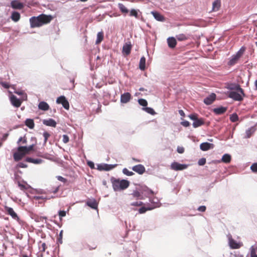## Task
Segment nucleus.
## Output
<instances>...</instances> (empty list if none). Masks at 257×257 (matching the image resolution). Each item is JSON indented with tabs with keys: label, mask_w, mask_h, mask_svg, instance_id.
I'll return each mask as SVG.
<instances>
[{
	"label": "nucleus",
	"mask_w": 257,
	"mask_h": 257,
	"mask_svg": "<svg viewBox=\"0 0 257 257\" xmlns=\"http://www.w3.org/2000/svg\"><path fill=\"white\" fill-rule=\"evenodd\" d=\"M228 88L231 91L226 93L228 97L235 101H241L245 96L244 90L239 85H236L234 87L229 86Z\"/></svg>",
	"instance_id": "nucleus-1"
},
{
	"label": "nucleus",
	"mask_w": 257,
	"mask_h": 257,
	"mask_svg": "<svg viewBox=\"0 0 257 257\" xmlns=\"http://www.w3.org/2000/svg\"><path fill=\"white\" fill-rule=\"evenodd\" d=\"M110 181L114 191L123 190L128 188L130 185V182L124 179L120 180L114 177H111Z\"/></svg>",
	"instance_id": "nucleus-2"
},
{
	"label": "nucleus",
	"mask_w": 257,
	"mask_h": 257,
	"mask_svg": "<svg viewBox=\"0 0 257 257\" xmlns=\"http://www.w3.org/2000/svg\"><path fill=\"white\" fill-rule=\"evenodd\" d=\"M188 117L192 120H194L193 126L196 128L204 124V119L202 118H198V115L196 113L191 114Z\"/></svg>",
	"instance_id": "nucleus-3"
},
{
	"label": "nucleus",
	"mask_w": 257,
	"mask_h": 257,
	"mask_svg": "<svg viewBox=\"0 0 257 257\" xmlns=\"http://www.w3.org/2000/svg\"><path fill=\"white\" fill-rule=\"evenodd\" d=\"M38 18L40 24H42V26L49 23L53 19V17L51 15L45 14H41L38 16Z\"/></svg>",
	"instance_id": "nucleus-4"
},
{
	"label": "nucleus",
	"mask_w": 257,
	"mask_h": 257,
	"mask_svg": "<svg viewBox=\"0 0 257 257\" xmlns=\"http://www.w3.org/2000/svg\"><path fill=\"white\" fill-rule=\"evenodd\" d=\"M56 102L58 104H61L66 109H69V103L64 96L58 97Z\"/></svg>",
	"instance_id": "nucleus-5"
},
{
	"label": "nucleus",
	"mask_w": 257,
	"mask_h": 257,
	"mask_svg": "<svg viewBox=\"0 0 257 257\" xmlns=\"http://www.w3.org/2000/svg\"><path fill=\"white\" fill-rule=\"evenodd\" d=\"M187 166L185 164H181L177 162H174L171 165L172 169L175 171L183 170L186 169Z\"/></svg>",
	"instance_id": "nucleus-6"
},
{
	"label": "nucleus",
	"mask_w": 257,
	"mask_h": 257,
	"mask_svg": "<svg viewBox=\"0 0 257 257\" xmlns=\"http://www.w3.org/2000/svg\"><path fill=\"white\" fill-rule=\"evenodd\" d=\"M30 23L31 28L39 27L42 26L38 17H33L30 19Z\"/></svg>",
	"instance_id": "nucleus-7"
},
{
	"label": "nucleus",
	"mask_w": 257,
	"mask_h": 257,
	"mask_svg": "<svg viewBox=\"0 0 257 257\" xmlns=\"http://www.w3.org/2000/svg\"><path fill=\"white\" fill-rule=\"evenodd\" d=\"M10 101L13 106L16 107H19L22 104V101L17 98V97L14 95H12L10 97Z\"/></svg>",
	"instance_id": "nucleus-8"
},
{
	"label": "nucleus",
	"mask_w": 257,
	"mask_h": 257,
	"mask_svg": "<svg viewBox=\"0 0 257 257\" xmlns=\"http://www.w3.org/2000/svg\"><path fill=\"white\" fill-rule=\"evenodd\" d=\"M132 170L140 175L144 173L146 171L145 167L142 164H139L134 166L132 168Z\"/></svg>",
	"instance_id": "nucleus-9"
},
{
	"label": "nucleus",
	"mask_w": 257,
	"mask_h": 257,
	"mask_svg": "<svg viewBox=\"0 0 257 257\" xmlns=\"http://www.w3.org/2000/svg\"><path fill=\"white\" fill-rule=\"evenodd\" d=\"M11 5L12 8L14 9L22 10L24 7V5L17 0L12 1Z\"/></svg>",
	"instance_id": "nucleus-10"
},
{
	"label": "nucleus",
	"mask_w": 257,
	"mask_h": 257,
	"mask_svg": "<svg viewBox=\"0 0 257 257\" xmlns=\"http://www.w3.org/2000/svg\"><path fill=\"white\" fill-rule=\"evenodd\" d=\"M256 130L255 126H253L246 130L244 138L248 139L250 138Z\"/></svg>",
	"instance_id": "nucleus-11"
},
{
	"label": "nucleus",
	"mask_w": 257,
	"mask_h": 257,
	"mask_svg": "<svg viewBox=\"0 0 257 257\" xmlns=\"http://www.w3.org/2000/svg\"><path fill=\"white\" fill-rule=\"evenodd\" d=\"M131 99V94L129 92H125L121 95L120 102L123 103H127Z\"/></svg>",
	"instance_id": "nucleus-12"
},
{
	"label": "nucleus",
	"mask_w": 257,
	"mask_h": 257,
	"mask_svg": "<svg viewBox=\"0 0 257 257\" xmlns=\"http://www.w3.org/2000/svg\"><path fill=\"white\" fill-rule=\"evenodd\" d=\"M117 166L115 165L102 164L98 166V169L100 170L109 171L114 168Z\"/></svg>",
	"instance_id": "nucleus-13"
},
{
	"label": "nucleus",
	"mask_w": 257,
	"mask_h": 257,
	"mask_svg": "<svg viewBox=\"0 0 257 257\" xmlns=\"http://www.w3.org/2000/svg\"><path fill=\"white\" fill-rule=\"evenodd\" d=\"M215 97L216 95L214 93H212L204 99V102L207 105H210L215 100Z\"/></svg>",
	"instance_id": "nucleus-14"
},
{
	"label": "nucleus",
	"mask_w": 257,
	"mask_h": 257,
	"mask_svg": "<svg viewBox=\"0 0 257 257\" xmlns=\"http://www.w3.org/2000/svg\"><path fill=\"white\" fill-rule=\"evenodd\" d=\"M5 209L7 213L9 215H11L13 218L15 219H19V217L17 213L14 211V209L12 208L6 207Z\"/></svg>",
	"instance_id": "nucleus-15"
},
{
	"label": "nucleus",
	"mask_w": 257,
	"mask_h": 257,
	"mask_svg": "<svg viewBox=\"0 0 257 257\" xmlns=\"http://www.w3.org/2000/svg\"><path fill=\"white\" fill-rule=\"evenodd\" d=\"M132 49V45L130 43H125L122 48V52L126 55L130 54Z\"/></svg>",
	"instance_id": "nucleus-16"
},
{
	"label": "nucleus",
	"mask_w": 257,
	"mask_h": 257,
	"mask_svg": "<svg viewBox=\"0 0 257 257\" xmlns=\"http://www.w3.org/2000/svg\"><path fill=\"white\" fill-rule=\"evenodd\" d=\"M18 185L20 189L22 191H26L30 188V186L25 181H18Z\"/></svg>",
	"instance_id": "nucleus-17"
},
{
	"label": "nucleus",
	"mask_w": 257,
	"mask_h": 257,
	"mask_svg": "<svg viewBox=\"0 0 257 257\" xmlns=\"http://www.w3.org/2000/svg\"><path fill=\"white\" fill-rule=\"evenodd\" d=\"M151 14L156 20L160 22H164L165 21V17L159 13L157 12H152Z\"/></svg>",
	"instance_id": "nucleus-18"
},
{
	"label": "nucleus",
	"mask_w": 257,
	"mask_h": 257,
	"mask_svg": "<svg viewBox=\"0 0 257 257\" xmlns=\"http://www.w3.org/2000/svg\"><path fill=\"white\" fill-rule=\"evenodd\" d=\"M167 43L168 46L170 48H174L177 45V41L175 38L169 37L167 39Z\"/></svg>",
	"instance_id": "nucleus-19"
},
{
	"label": "nucleus",
	"mask_w": 257,
	"mask_h": 257,
	"mask_svg": "<svg viewBox=\"0 0 257 257\" xmlns=\"http://www.w3.org/2000/svg\"><path fill=\"white\" fill-rule=\"evenodd\" d=\"M43 123L44 124L47 126H50L52 127H55L56 126V122L52 118H49L48 119H44L43 120Z\"/></svg>",
	"instance_id": "nucleus-20"
},
{
	"label": "nucleus",
	"mask_w": 257,
	"mask_h": 257,
	"mask_svg": "<svg viewBox=\"0 0 257 257\" xmlns=\"http://www.w3.org/2000/svg\"><path fill=\"white\" fill-rule=\"evenodd\" d=\"M213 145L209 143H203L200 144V149L203 151H206L210 149Z\"/></svg>",
	"instance_id": "nucleus-21"
},
{
	"label": "nucleus",
	"mask_w": 257,
	"mask_h": 257,
	"mask_svg": "<svg viewBox=\"0 0 257 257\" xmlns=\"http://www.w3.org/2000/svg\"><path fill=\"white\" fill-rule=\"evenodd\" d=\"M239 58H240L236 54L233 55L230 59L229 61L228 62V65L229 66H233L235 65L236 63H237Z\"/></svg>",
	"instance_id": "nucleus-22"
},
{
	"label": "nucleus",
	"mask_w": 257,
	"mask_h": 257,
	"mask_svg": "<svg viewBox=\"0 0 257 257\" xmlns=\"http://www.w3.org/2000/svg\"><path fill=\"white\" fill-rule=\"evenodd\" d=\"M229 243L230 247L232 249H237L240 248V245L232 238H230Z\"/></svg>",
	"instance_id": "nucleus-23"
},
{
	"label": "nucleus",
	"mask_w": 257,
	"mask_h": 257,
	"mask_svg": "<svg viewBox=\"0 0 257 257\" xmlns=\"http://www.w3.org/2000/svg\"><path fill=\"white\" fill-rule=\"evenodd\" d=\"M221 6V0H216L212 4V11H217Z\"/></svg>",
	"instance_id": "nucleus-24"
},
{
	"label": "nucleus",
	"mask_w": 257,
	"mask_h": 257,
	"mask_svg": "<svg viewBox=\"0 0 257 257\" xmlns=\"http://www.w3.org/2000/svg\"><path fill=\"white\" fill-rule=\"evenodd\" d=\"M38 108L40 110L46 111L48 110L49 109L50 107L47 102L45 101H41L39 103L38 105Z\"/></svg>",
	"instance_id": "nucleus-25"
},
{
	"label": "nucleus",
	"mask_w": 257,
	"mask_h": 257,
	"mask_svg": "<svg viewBox=\"0 0 257 257\" xmlns=\"http://www.w3.org/2000/svg\"><path fill=\"white\" fill-rule=\"evenodd\" d=\"M227 110V108L225 107H219L213 109V112L216 114H222L225 113Z\"/></svg>",
	"instance_id": "nucleus-26"
},
{
	"label": "nucleus",
	"mask_w": 257,
	"mask_h": 257,
	"mask_svg": "<svg viewBox=\"0 0 257 257\" xmlns=\"http://www.w3.org/2000/svg\"><path fill=\"white\" fill-rule=\"evenodd\" d=\"M86 204L89 207L92 209H96L97 208L98 204L95 200L88 201Z\"/></svg>",
	"instance_id": "nucleus-27"
},
{
	"label": "nucleus",
	"mask_w": 257,
	"mask_h": 257,
	"mask_svg": "<svg viewBox=\"0 0 257 257\" xmlns=\"http://www.w3.org/2000/svg\"><path fill=\"white\" fill-rule=\"evenodd\" d=\"M14 159L16 161H19L21 160L23 157L24 156L22 152H19L18 151L17 152H16L14 154Z\"/></svg>",
	"instance_id": "nucleus-28"
},
{
	"label": "nucleus",
	"mask_w": 257,
	"mask_h": 257,
	"mask_svg": "<svg viewBox=\"0 0 257 257\" xmlns=\"http://www.w3.org/2000/svg\"><path fill=\"white\" fill-rule=\"evenodd\" d=\"M20 18H21L20 14L19 13H18L17 12H14L12 14L11 19L13 21H14L15 22L19 21V20L20 19Z\"/></svg>",
	"instance_id": "nucleus-29"
},
{
	"label": "nucleus",
	"mask_w": 257,
	"mask_h": 257,
	"mask_svg": "<svg viewBox=\"0 0 257 257\" xmlns=\"http://www.w3.org/2000/svg\"><path fill=\"white\" fill-rule=\"evenodd\" d=\"M118 7L121 13L124 14V15H125L126 14L128 13V10L123 4L119 3L118 4Z\"/></svg>",
	"instance_id": "nucleus-30"
},
{
	"label": "nucleus",
	"mask_w": 257,
	"mask_h": 257,
	"mask_svg": "<svg viewBox=\"0 0 257 257\" xmlns=\"http://www.w3.org/2000/svg\"><path fill=\"white\" fill-rule=\"evenodd\" d=\"M139 68L144 70L146 68V58L144 56L141 57L139 63Z\"/></svg>",
	"instance_id": "nucleus-31"
},
{
	"label": "nucleus",
	"mask_w": 257,
	"mask_h": 257,
	"mask_svg": "<svg viewBox=\"0 0 257 257\" xmlns=\"http://www.w3.org/2000/svg\"><path fill=\"white\" fill-rule=\"evenodd\" d=\"M231 159V156L229 154H225L223 155L221 162L225 163H229L230 162Z\"/></svg>",
	"instance_id": "nucleus-32"
},
{
	"label": "nucleus",
	"mask_w": 257,
	"mask_h": 257,
	"mask_svg": "<svg viewBox=\"0 0 257 257\" xmlns=\"http://www.w3.org/2000/svg\"><path fill=\"white\" fill-rule=\"evenodd\" d=\"M103 38H104L103 32L102 31L98 32L97 34V39L96 40L95 44H100L103 40Z\"/></svg>",
	"instance_id": "nucleus-33"
},
{
	"label": "nucleus",
	"mask_w": 257,
	"mask_h": 257,
	"mask_svg": "<svg viewBox=\"0 0 257 257\" xmlns=\"http://www.w3.org/2000/svg\"><path fill=\"white\" fill-rule=\"evenodd\" d=\"M25 124L30 128L32 129L34 127L35 124L33 119H27L25 121Z\"/></svg>",
	"instance_id": "nucleus-34"
},
{
	"label": "nucleus",
	"mask_w": 257,
	"mask_h": 257,
	"mask_svg": "<svg viewBox=\"0 0 257 257\" xmlns=\"http://www.w3.org/2000/svg\"><path fill=\"white\" fill-rule=\"evenodd\" d=\"M131 195L133 196V197L137 199H142L143 198V196L141 193L137 190L134 191L132 193Z\"/></svg>",
	"instance_id": "nucleus-35"
},
{
	"label": "nucleus",
	"mask_w": 257,
	"mask_h": 257,
	"mask_svg": "<svg viewBox=\"0 0 257 257\" xmlns=\"http://www.w3.org/2000/svg\"><path fill=\"white\" fill-rule=\"evenodd\" d=\"M18 151L19 152H22L24 156L26 154H29V151L27 150V147L26 146H20L18 147Z\"/></svg>",
	"instance_id": "nucleus-36"
},
{
	"label": "nucleus",
	"mask_w": 257,
	"mask_h": 257,
	"mask_svg": "<svg viewBox=\"0 0 257 257\" xmlns=\"http://www.w3.org/2000/svg\"><path fill=\"white\" fill-rule=\"evenodd\" d=\"M176 38L177 39L180 41L186 40L188 39V37L184 34H181L177 35Z\"/></svg>",
	"instance_id": "nucleus-37"
},
{
	"label": "nucleus",
	"mask_w": 257,
	"mask_h": 257,
	"mask_svg": "<svg viewBox=\"0 0 257 257\" xmlns=\"http://www.w3.org/2000/svg\"><path fill=\"white\" fill-rule=\"evenodd\" d=\"M130 16L131 17H135L136 18H138V11L135 9H132L130 11Z\"/></svg>",
	"instance_id": "nucleus-38"
},
{
	"label": "nucleus",
	"mask_w": 257,
	"mask_h": 257,
	"mask_svg": "<svg viewBox=\"0 0 257 257\" xmlns=\"http://www.w3.org/2000/svg\"><path fill=\"white\" fill-rule=\"evenodd\" d=\"M230 120L231 121L234 122L238 120V116L236 113H233L230 116Z\"/></svg>",
	"instance_id": "nucleus-39"
},
{
	"label": "nucleus",
	"mask_w": 257,
	"mask_h": 257,
	"mask_svg": "<svg viewBox=\"0 0 257 257\" xmlns=\"http://www.w3.org/2000/svg\"><path fill=\"white\" fill-rule=\"evenodd\" d=\"M138 102L140 105L143 106H147L148 105L147 101L143 98H141L138 100Z\"/></svg>",
	"instance_id": "nucleus-40"
},
{
	"label": "nucleus",
	"mask_w": 257,
	"mask_h": 257,
	"mask_svg": "<svg viewBox=\"0 0 257 257\" xmlns=\"http://www.w3.org/2000/svg\"><path fill=\"white\" fill-rule=\"evenodd\" d=\"M143 109L144 110H145L147 112H148V113H150L151 114H152V115H154L156 113L155 111H154V110L151 108V107H145V108H144Z\"/></svg>",
	"instance_id": "nucleus-41"
},
{
	"label": "nucleus",
	"mask_w": 257,
	"mask_h": 257,
	"mask_svg": "<svg viewBox=\"0 0 257 257\" xmlns=\"http://www.w3.org/2000/svg\"><path fill=\"white\" fill-rule=\"evenodd\" d=\"M122 172L124 174L127 175V176H133V175H134V173L132 172V171H130L127 169L126 168H124L123 170H122Z\"/></svg>",
	"instance_id": "nucleus-42"
},
{
	"label": "nucleus",
	"mask_w": 257,
	"mask_h": 257,
	"mask_svg": "<svg viewBox=\"0 0 257 257\" xmlns=\"http://www.w3.org/2000/svg\"><path fill=\"white\" fill-rule=\"evenodd\" d=\"M153 209V208H150V207H142L139 209V213H144L148 210H151Z\"/></svg>",
	"instance_id": "nucleus-43"
},
{
	"label": "nucleus",
	"mask_w": 257,
	"mask_h": 257,
	"mask_svg": "<svg viewBox=\"0 0 257 257\" xmlns=\"http://www.w3.org/2000/svg\"><path fill=\"white\" fill-rule=\"evenodd\" d=\"M245 51V48L244 47H242L240 50L237 52V53L236 54L237 56H238L239 58L241 57V56L243 55L244 51Z\"/></svg>",
	"instance_id": "nucleus-44"
},
{
	"label": "nucleus",
	"mask_w": 257,
	"mask_h": 257,
	"mask_svg": "<svg viewBox=\"0 0 257 257\" xmlns=\"http://www.w3.org/2000/svg\"><path fill=\"white\" fill-rule=\"evenodd\" d=\"M43 136H44V144H46L47 141H48V138L50 137V135L49 133H48L47 132H45L44 133H43Z\"/></svg>",
	"instance_id": "nucleus-45"
},
{
	"label": "nucleus",
	"mask_w": 257,
	"mask_h": 257,
	"mask_svg": "<svg viewBox=\"0 0 257 257\" xmlns=\"http://www.w3.org/2000/svg\"><path fill=\"white\" fill-rule=\"evenodd\" d=\"M21 142H22L23 144H25L27 143V139L25 137H21L19 138V140L18 141L17 144L19 145Z\"/></svg>",
	"instance_id": "nucleus-46"
},
{
	"label": "nucleus",
	"mask_w": 257,
	"mask_h": 257,
	"mask_svg": "<svg viewBox=\"0 0 257 257\" xmlns=\"http://www.w3.org/2000/svg\"><path fill=\"white\" fill-rule=\"evenodd\" d=\"M0 84L3 87H4V88H7V89L9 88L11 86V85L9 83L5 82L2 81H0Z\"/></svg>",
	"instance_id": "nucleus-47"
},
{
	"label": "nucleus",
	"mask_w": 257,
	"mask_h": 257,
	"mask_svg": "<svg viewBox=\"0 0 257 257\" xmlns=\"http://www.w3.org/2000/svg\"><path fill=\"white\" fill-rule=\"evenodd\" d=\"M206 163V159L202 158L199 160L198 164L200 166H203Z\"/></svg>",
	"instance_id": "nucleus-48"
},
{
	"label": "nucleus",
	"mask_w": 257,
	"mask_h": 257,
	"mask_svg": "<svg viewBox=\"0 0 257 257\" xmlns=\"http://www.w3.org/2000/svg\"><path fill=\"white\" fill-rule=\"evenodd\" d=\"M250 169L253 172H257V163L253 164L251 167Z\"/></svg>",
	"instance_id": "nucleus-49"
},
{
	"label": "nucleus",
	"mask_w": 257,
	"mask_h": 257,
	"mask_svg": "<svg viewBox=\"0 0 257 257\" xmlns=\"http://www.w3.org/2000/svg\"><path fill=\"white\" fill-rule=\"evenodd\" d=\"M63 142L65 144L67 143L69 141V137L66 135H64L63 136Z\"/></svg>",
	"instance_id": "nucleus-50"
},
{
	"label": "nucleus",
	"mask_w": 257,
	"mask_h": 257,
	"mask_svg": "<svg viewBox=\"0 0 257 257\" xmlns=\"http://www.w3.org/2000/svg\"><path fill=\"white\" fill-rule=\"evenodd\" d=\"M143 204V203L142 201H136V202L132 203L131 205L132 206H140L142 205Z\"/></svg>",
	"instance_id": "nucleus-51"
},
{
	"label": "nucleus",
	"mask_w": 257,
	"mask_h": 257,
	"mask_svg": "<svg viewBox=\"0 0 257 257\" xmlns=\"http://www.w3.org/2000/svg\"><path fill=\"white\" fill-rule=\"evenodd\" d=\"M26 160H27V162H32V163H39V161L38 160H37V159H36V160L33 159L31 158H27Z\"/></svg>",
	"instance_id": "nucleus-52"
},
{
	"label": "nucleus",
	"mask_w": 257,
	"mask_h": 257,
	"mask_svg": "<svg viewBox=\"0 0 257 257\" xmlns=\"http://www.w3.org/2000/svg\"><path fill=\"white\" fill-rule=\"evenodd\" d=\"M56 178H57V179L59 181H60L61 182H63L64 183H66L67 181L66 179H65V178H64L63 177L60 176H58L56 177Z\"/></svg>",
	"instance_id": "nucleus-53"
},
{
	"label": "nucleus",
	"mask_w": 257,
	"mask_h": 257,
	"mask_svg": "<svg viewBox=\"0 0 257 257\" xmlns=\"http://www.w3.org/2000/svg\"><path fill=\"white\" fill-rule=\"evenodd\" d=\"M181 125H182L184 126L188 127L190 125V123L189 121L187 120L183 121L181 122Z\"/></svg>",
	"instance_id": "nucleus-54"
},
{
	"label": "nucleus",
	"mask_w": 257,
	"mask_h": 257,
	"mask_svg": "<svg viewBox=\"0 0 257 257\" xmlns=\"http://www.w3.org/2000/svg\"><path fill=\"white\" fill-rule=\"evenodd\" d=\"M59 216L60 218H62L66 216V212L64 210H60L59 212Z\"/></svg>",
	"instance_id": "nucleus-55"
},
{
	"label": "nucleus",
	"mask_w": 257,
	"mask_h": 257,
	"mask_svg": "<svg viewBox=\"0 0 257 257\" xmlns=\"http://www.w3.org/2000/svg\"><path fill=\"white\" fill-rule=\"evenodd\" d=\"M27 167V165L24 163H22V162H20L19 163L18 165H17V167L18 168H26Z\"/></svg>",
	"instance_id": "nucleus-56"
},
{
	"label": "nucleus",
	"mask_w": 257,
	"mask_h": 257,
	"mask_svg": "<svg viewBox=\"0 0 257 257\" xmlns=\"http://www.w3.org/2000/svg\"><path fill=\"white\" fill-rule=\"evenodd\" d=\"M206 207L205 206H201L199 207L197 210L200 212H205L206 211Z\"/></svg>",
	"instance_id": "nucleus-57"
},
{
	"label": "nucleus",
	"mask_w": 257,
	"mask_h": 257,
	"mask_svg": "<svg viewBox=\"0 0 257 257\" xmlns=\"http://www.w3.org/2000/svg\"><path fill=\"white\" fill-rule=\"evenodd\" d=\"M27 99V95L26 93L24 92L23 94L22 95L21 99H20L22 102L24 100H26Z\"/></svg>",
	"instance_id": "nucleus-58"
},
{
	"label": "nucleus",
	"mask_w": 257,
	"mask_h": 257,
	"mask_svg": "<svg viewBox=\"0 0 257 257\" xmlns=\"http://www.w3.org/2000/svg\"><path fill=\"white\" fill-rule=\"evenodd\" d=\"M177 152L180 154H182L184 152V149L183 147H178Z\"/></svg>",
	"instance_id": "nucleus-59"
},
{
	"label": "nucleus",
	"mask_w": 257,
	"mask_h": 257,
	"mask_svg": "<svg viewBox=\"0 0 257 257\" xmlns=\"http://www.w3.org/2000/svg\"><path fill=\"white\" fill-rule=\"evenodd\" d=\"M42 251L44 252L46 250V248H47V245H46V244L45 242H43L42 243Z\"/></svg>",
	"instance_id": "nucleus-60"
},
{
	"label": "nucleus",
	"mask_w": 257,
	"mask_h": 257,
	"mask_svg": "<svg viewBox=\"0 0 257 257\" xmlns=\"http://www.w3.org/2000/svg\"><path fill=\"white\" fill-rule=\"evenodd\" d=\"M35 146V145L34 144H33L32 145H30V146L29 147H27V150L29 151V152H30V151L33 150V149H34V147Z\"/></svg>",
	"instance_id": "nucleus-61"
},
{
	"label": "nucleus",
	"mask_w": 257,
	"mask_h": 257,
	"mask_svg": "<svg viewBox=\"0 0 257 257\" xmlns=\"http://www.w3.org/2000/svg\"><path fill=\"white\" fill-rule=\"evenodd\" d=\"M59 187L60 186H58L57 187H56L54 190L52 191V192H53V193L55 194L56 193H57L59 190Z\"/></svg>",
	"instance_id": "nucleus-62"
},
{
	"label": "nucleus",
	"mask_w": 257,
	"mask_h": 257,
	"mask_svg": "<svg viewBox=\"0 0 257 257\" xmlns=\"http://www.w3.org/2000/svg\"><path fill=\"white\" fill-rule=\"evenodd\" d=\"M250 255L251 257H257V254H255L254 250H251Z\"/></svg>",
	"instance_id": "nucleus-63"
},
{
	"label": "nucleus",
	"mask_w": 257,
	"mask_h": 257,
	"mask_svg": "<svg viewBox=\"0 0 257 257\" xmlns=\"http://www.w3.org/2000/svg\"><path fill=\"white\" fill-rule=\"evenodd\" d=\"M88 166L91 168H94V165L93 164V162H88Z\"/></svg>",
	"instance_id": "nucleus-64"
}]
</instances>
